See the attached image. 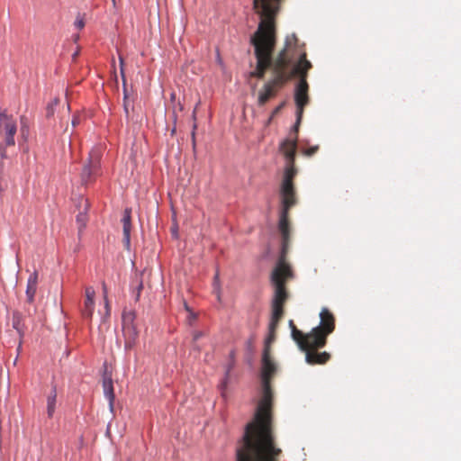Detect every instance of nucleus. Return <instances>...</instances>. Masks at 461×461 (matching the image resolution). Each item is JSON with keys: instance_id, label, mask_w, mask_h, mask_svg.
I'll return each instance as SVG.
<instances>
[{"instance_id": "f257e3e1", "label": "nucleus", "mask_w": 461, "mask_h": 461, "mask_svg": "<svg viewBox=\"0 0 461 461\" xmlns=\"http://www.w3.org/2000/svg\"><path fill=\"white\" fill-rule=\"evenodd\" d=\"M276 366L271 359L268 348L262 357V397L258 402L254 420L248 423L240 446L236 450V461H277L282 450L276 446L272 430L273 393L271 379Z\"/></svg>"}, {"instance_id": "f03ea898", "label": "nucleus", "mask_w": 461, "mask_h": 461, "mask_svg": "<svg viewBox=\"0 0 461 461\" xmlns=\"http://www.w3.org/2000/svg\"><path fill=\"white\" fill-rule=\"evenodd\" d=\"M297 136L283 140L279 151L285 158L284 176L280 185L281 212L279 215L278 230L281 236V251L278 262L272 272L271 280L275 288H285L286 280L293 277V271L286 262L291 244V223L289 212L297 203V194L294 179L297 175L295 167V153Z\"/></svg>"}, {"instance_id": "7ed1b4c3", "label": "nucleus", "mask_w": 461, "mask_h": 461, "mask_svg": "<svg viewBox=\"0 0 461 461\" xmlns=\"http://www.w3.org/2000/svg\"><path fill=\"white\" fill-rule=\"evenodd\" d=\"M250 42L254 47L257 63L255 69L249 72V77L263 79L268 69L271 70L273 76L258 92V106H264L291 80V70L285 64V55L287 52L284 47L273 57L276 38H251Z\"/></svg>"}, {"instance_id": "20e7f679", "label": "nucleus", "mask_w": 461, "mask_h": 461, "mask_svg": "<svg viewBox=\"0 0 461 461\" xmlns=\"http://www.w3.org/2000/svg\"><path fill=\"white\" fill-rule=\"evenodd\" d=\"M320 324L309 333L298 330L293 321H289L291 336L300 349L305 352L306 362L310 365H323L327 363L330 355L328 352H317L327 343V338L335 330V316L326 307L320 312Z\"/></svg>"}, {"instance_id": "39448f33", "label": "nucleus", "mask_w": 461, "mask_h": 461, "mask_svg": "<svg viewBox=\"0 0 461 461\" xmlns=\"http://www.w3.org/2000/svg\"><path fill=\"white\" fill-rule=\"evenodd\" d=\"M285 64L291 70V79L298 76L299 82L295 87L294 101L297 106V123L301 122L304 107L309 103V85L307 74L312 63L306 58L303 45H300L295 34L287 36L285 42Z\"/></svg>"}, {"instance_id": "423d86ee", "label": "nucleus", "mask_w": 461, "mask_h": 461, "mask_svg": "<svg viewBox=\"0 0 461 461\" xmlns=\"http://www.w3.org/2000/svg\"><path fill=\"white\" fill-rule=\"evenodd\" d=\"M283 0H253V8L259 14L261 21L257 32L251 38H276V18Z\"/></svg>"}, {"instance_id": "0eeeda50", "label": "nucleus", "mask_w": 461, "mask_h": 461, "mask_svg": "<svg viewBox=\"0 0 461 461\" xmlns=\"http://www.w3.org/2000/svg\"><path fill=\"white\" fill-rule=\"evenodd\" d=\"M289 298L287 290H276L271 303L270 330L274 332L284 316V307Z\"/></svg>"}, {"instance_id": "6e6552de", "label": "nucleus", "mask_w": 461, "mask_h": 461, "mask_svg": "<svg viewBox=\"0 0 461 461\" xmlns=\"http://www.w3.org/2000/svg\"><path fill=\"white\" fill-rule=\"evenodd\" d=\"M16 131V120L13 115L7 114L6 111L0 112V136L3 138L5 146H14Z\"/></svg>"}, {"instance_id": "1a4fd4ad", "label": "nucleus", "mask_w": 461, "mask_h": 461, "mask_svg": "<svg viewBox=\"0 0 461 461\" xmlns=\"http://www.w3.org/2000/svg\"><path fill=\"white\" fill-rule=\"evenodd\" d=\"M101 156L98 151L92 150L89 153L87 163L84 166L81 173V183L85 185L95 181L100 170Z\"/></svg>"}, {"instance_id": "9d476101", "label": "nucleus", "mask_w": 461, "mask_h": 461, "mask_svg": "<svg viewBox=\"0 0 461 461\" xmlns=\"http://www.w3.org/2000/svg\"><path fill=\"white\" fill-rule=\"evenodd\" d=\"M103 389L104 396L108 399L109 402V409L113 412L115 394L113 390L112 375L106 371L103 375Z\"/></svg>"}, {"instance_id": "9b49d317", "label": "nucleus", "mask_w": 461, "mask_h": 461, "mask_svg": "<svg viewBox=\"0 0 461 461\" xmlns=\"http://www.w3.org/2000/svg\"><path fill=\"white\" fill-rule=\"evenodd\" d=\"M122 332L124 336L125 348L131 349L135 346L137 339L139 337V330L137 329V326L134 324L122 328Z\"/></svg>"}, {"instance_id": "f8f14e48", "label": "nucleus", "mask_w": 461, "mask_h": 461, "mask_svg": "<svg viewBox=\"0 0 461 461\" xmlns=\"http://www.w3.org/2000/svg\"><path fill=\"white\" fill-rule=\"evenodd\" d=\"M123 225V239L122 241L124 246L129 249L131 245V209H125L123 212V217L122 219Z\"/></svg>"}, {"instance_id": "ddd939ff", "label": "nucleus", "mask_w": 461, "mask_h": 461, "mask_svg": "<svg viewBox=\"0 0 461 461\" xmlns=\"http://www.w3.org/2000/svg\"><path fill=\"white\" fill-rule=\"evenodd\" d=\"M12 326L13 328L17 331L19 338H20V343L18 348L22 347V338L24 334V325L23 323V317L22 314L18 312H14L13 313V319H12Z\"/></svg>"}, {"instance_id": "4468645a", "label": "nucleus", "mask_w": 461, "mask_h": 461, "mask_svg": "<svg viewBox=\"0 0 461 461\" xmlns=\"http://www.w3.org/2000/svg\"><path fill=\"white\" fill-rule=\"evenodd\" d=\"M86 298L85 301V309L83 310V314L86 318H90L94 312V296L95 290H86Z\"/></svg>"}, {"instance_id": "2eb2a0df", "label": "nucleus", "mask_w": 461, "mask_h": 461, "mask_svg": "<svg viewBox=\"0 0 461 461\" xmlns=\"http://www.w3.org/2000/svg\"><path fill=\"white\" fill-rule=\"evenodd\" d=\"M56 400H57V392L56 388L53 387L50 393L47 398V413L50 418H51L55 412L56 408Z\"/></svg>"}, {"instance_id": "dca6fc26", "label": "nucleus", "mask_w": 461, "mask_h": 461, "mask_svg": "<svg viewBox=\"0 0 461 461\" xmlns=\"http://www.w3.org/2000/svg\"><path fill=\"white\" fill-rule=\"evenodd\" d=\"M24 119L25 118L23 116L21 118L22 127H21L20 132H21L22 141H19V145L23 152H27L28 146L26 145V142H27L28 136H29V129L23 122Z\"/></svg>"}, {"instance_id": "f3484780", "label": "nucleus", "mask_w": 461, "mask_h": 461, "mask_svg": "<svg viewBox=\"0 0 461 461\" xmlns=\"http://www.w3.org/2000/svg\"><path fill=\"white\" fill-rule=\"evenodd\" d=\"M135 312L133 311H123L122 321V328H125L127 326L134 325L135 324Z\"/></svg>"}, {"instance_id": "a211bd4d", "label": "nucleus", "mask_w": 461, "mask_h": 461, "mask_svg": "<svg viewBox=\"0 0 461 461\" xmlns=\"http://www.w3.org/2000/svg\"><path fill=\"white\" fill-rule=\"evenodd\" d=\"M38 285V273L37 271H33L31 273L27 281V288H33Z\"/></svg>"}, {"instance_id": "6ab92c4d", "label": "nucleus", "mask_w": 461, "mask_h": 461, "mask_svg": "<svg viewBox=\"0 0 461 461\" xmlns=\"http://www.w3.org/2000/svg\"><path fill=\"white\" fill-rule=\"evenodd\" d=\"M132 108L131 102L128 100V95L126 89H124V97H123V110L125 113V116L127 118L130 117V110Z\"/></svg>"}, {"instance_id": "aec40b11", "label": "nucleus", "mask_w": 461, "mask_h": 461, "mask_svg": "<svg viewBox=\"0 0 461 461\" xmlns=\"http://www.w3.org/2000/svg\"><path fill=\"white\" fill-rule=\"evenodd\" d=\"M59 98H54L53 101H51L50 104H48L47 106V117H50L54 114V112H55V107L59 104Z\"/></svg>"}, {"instance_id": "412c9836", "label": "nucleus", "mask_w": 461, "mask_h": 461, "mask_svg": "<svg viewBox=\"0 0 461 461\" xmlns=\"http://www.w3.org/2000/svg\"><path fill=\"white\" fill-rule=\"evenodd\" d=\"M77 221L80 224L79 230L85 227L86 221V214L85 212H79L77 216Z\"/></svg>"}, {"instance_id": "4be33fe9", "label": "nucleus", "mask_w": 461, "mask_h": 461, "mask_svg": "<svg viewBox=\"0 0 461 461\" xmlns=\"http://www.w3.org/2000/svg\"><path fill=\"white\" fill-rule=\"evenodd\" d=\"M198 104L199 103L196 104V106L194 107V111H193V114H192V117H193V120L195 122L196 121V111H197V107H198ZM197 125L196 123L194 122V126H193V132H192V137H193V145L194 146L195 145V141H194V131L196 129Z\"/></svg>"}, {"instance_id": "5701e85b", "label": "nucleus", "mask_w": 461, "mask_h": 461, "mask_svg": "<svg viewBox=\"0 0 461 461\" xmlns=\"http://www.w3.org/2000/svg\"><path fill=\"white\" fill-rule=\"evenodd\" d=\"M185 308L189 312L188 322H189V324H192V321L196 319V314L194 312H191V310L188 307V305L186 304V303H185Z\"/></svg>"}, {"instance_id": "b1692460", "label": "nucleus", "mask_w": 461, "mask_h": 461, "mask_svg": "<svg viewBox=\"0 0 461 461\" xmlns=\"http://www.w3.org/2000/svg\"><path fill=\"white\" fill-rule=\"evenodd\" d=\"M318 149H319L318 146H313V147H311V148L305 149L303 153L305 156L311 157L313 154H315Z\"/></svg>"}, {"instance_id": "393cba45", "label": "nucleus", "mask_w": 461, "mask_h": 461, "mask_svg": "<svg viewBox=\"0 0 461 461\" xmlns=\"http://www.w3.org/2000/svg\"><path fill=\"white\" fill-rule=\"evenodd\" d=\"M35 290H26L27 301L32 303L33 301Z\"/></svg>"}, {"instance_id": "a878e982", "label": "nucleus", "mask_w": 461, "mask_h": 461, "mask_svg": "<svg viewBox=\"0 0 461 461\" xmlns=\"http://www.w3.org/2000/svg\"><path fill=\"white\" fill-rule=\"evenodd\" d=\"M75 26H76L77 29H79V30L83 29V28H84V26H85V22H84V20H83L82 18H79V17H78V18H77V20H76V22H75Z\"/></svg>"}, {"instance_id": "bb28decb", "label": "nucleus", "mask_w": 461, "mask_h": 461, "mask_svg": "<svg viewBox=\"0 0 461 461\" xmlns=\"http://www.w3.org/2000/svg\"><path fill=\"white\" fill-rule=\"evenodd\" d=\"M79 122H80L79 116L78 115H74L73 118H72V125H73V127H76L77 125H78Z\"/></svg>"}, {"instance_id": "cd10ccee", "label": "nucleus", "mask_w": 461, "mask_h": 461, "mask_svg": "<svg viewBox=\"0 0 461 461\" xmlns=\"http://www.w3.org/2000/svg\"><path fill=\"white\" fill-rule=\"evenodd\" d=\"M104 301H105V308H106V311H107V312L109 313V312H110V306H109V303H108V301H107L106 290H104Z\"/></svg>"}, {"instance_id": "c85d7f7f", "label": "nucleus", "mask_w": 461, "mask_h": 461, "mask_svg": "<svg viewBox=\"0 0 461 461\" xmlns=\"http://www.w3.org/2000/svg\"><path fill=\"white\" fill-rule=\"evenodd\" d=\"M275 332H272L271 330L269 329V336H268V339H267V342L270 343L274 339H275Z\"/></svg>"}, {"instance_id": "c756f323", "label": "nucleus", "mask_w": 461, "mask_h": 461, "mask_svg": "<svg viewBox=\"0 0 461 461\" xmlns=\"http://www.w3.org/2000/svg\"><path fill=\"white\" fill-rule=\"evenodd\" d=\"M203 336V333L202 332H195L194 334V340H197L200 337Z\"/></svg>"}, {"instance_id": "7c9ffc66", "label": "nucleus", "mask_w": 461, "mask_h": 461, "mask_svg": "<svg viewBox=\"0 0 461 461\" xmlns=\"http://www.w3.org/2000/svg\"><path fill=\"white\" fill-rule=\"evenodd\" d=\"M299 125H300V122L299 123L296 122L295 125L294 126V130L295 132L298 131Z\"/></svg>"}, {"instance_id": "2f4dec72", "label": "nucleus", "mask_w": 461, "mask_h": 461, "mask_svg": "<svg viewBox=\"0 0 461 461\" xmlns=\"http://www.w3.org/2000/svg\"><path fill=\"white\" fill-rule=\"evenodd\" d=\"M281 107H282V105L276 107L273 113L275 114V113H278V111L281 109Z\"/></svg>"}, {"instance_id": "473e14b6", "label": "nucleus", "mask_w": 461, "mask_h": 461, "mask_svg": "<svg viewBox=\"0 0 461 461\" xmlns=\"http://www.w3.org/2000/svg\"><path fill=\"white\" fill-rule=\"evenodd\" d=\"M84 203H85V208L86 209V208H87V206H88L87 200H84Z\"/></svg>"}, {"instance_id": "72a5a7b5", "label": "nucleus", "mask_w": 461, "mask_h": 461, "mask_svg": "<svg viewBox=\"0 0 461 461\" xmlns=\"http://www.w3.org/2000/svg\"><path fill=\"white\" fill-rule=\"evenodd\" d=\"M139 296H140V290L138 291L137 295H136L137 300L139 299Z\"/></svg>"}, {"instance_id": "f704fd0d", "label": "nucleus", "mask_w": 461, "mask_h": 461, "mask_svg": "<svg viewBox=\"0 0 461 461\" xmlns=\"http://www.w3.org/2000/svg\"><path fill=\"white\" fill-rule=\"evenodd\" d=\"M112 2H113V5L115 7V5H116L115 0H112Z\"/></svg>"}]
</instances>
